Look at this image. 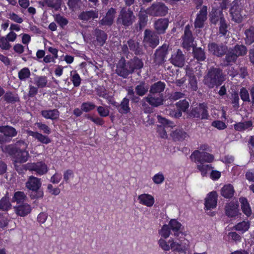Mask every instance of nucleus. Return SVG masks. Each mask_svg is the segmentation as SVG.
<instances>
[{
    "instance_id": "nucleus-1",
    "label": "nucleus",
    "mask_w": 254,
    "mask_h": 254,
    "mask_svg": "<svg viewBox=\"0 0 254 254\" xmlns=\"http://www.w3.org/2000/svg\"><path fill=\"white\" fill-rule=\"evenodd\" d=\"M225 80V75L223 70L219 67H211L208 69L204 76L203 83L209 88L219 86Z\"/></svg>"
},
{
    "instance_id": "nucleus-2",
    "label": "nucleus",
    "mask_w": 254,
    "mask_h": 254,
    "mask_svg": "<svg viewBox=\"0 0 254 254\" xmlns=\"http://www.w3.org/2000/svg\"><path fill=\"white\" fill-rule=\"evenodd\" d=\"M28 144L24 140H19L12 146L9 147L8 153L14 159L15 163H23L29 157V154L26 150Z\"/></svg>"
},
{
    "instance_id": "nucleus-3",
    "label": "nucleus",
    "mask_w": 254,
    "mask_h": 254,
    "mask_svg": "<svg viewBox=\"0 0 254 254\" xmlns=\"http://www.w3.org/2000/svg\"><path fill=\"white\" fill-rule=\"evenodd\" d=\"M135 16L131 8L122 7L116 19V23L119 27L125 29L131 26L135 22Z\"/></svg>"
},
{
    "instance_id": "nucleus-4",
    "label": "nucleus",
    "mask_w": 254,
    "mask_h": 254,
    "mask_svg": "<svg viewBox=\"0 0 254 254\" xmlns=\"http://www.w3.org/2000/svg\"><path fill=\"white\" fill-rule=\"evenodd\" d=\"M247 52L246 47L242 45L237 44L233 48L228 49V53L223 60L224 65L228 66L235 63L238 58L245 55Z\"/></svg>"
},
{
    "instance_id": "nucleus-5",
    "label": "nucleus",
    "mask_w": 254,
    "mask_h": 254,
    "mask_svg": "<svg viewBox=\"0 0 254 254\" xmlns=\"http://www.w3.org/2000/svg\"><path fill=\"white\" fill-rule=\"evenodd\" d=\"M169 45L164 44L162 46L157 49L153 56V65L158 67L162 65L166 62L165 59L168 54Z\"/></svg>"
},
{
    "instance_id": "nucleus-6",
    "label": "nucleus",
    "mask_w": 254,
    "mask_h": 254,
    "mask_svg": "<svg viewBox=\"0 0 254 254\" xmlns=\"http://www.w3.org/2000/svg\"><path fill=\"white\" fill-rule=\"evenodd\" d=\"M242 4L241 0H235L231 4V7L230 9V13L232 17V19L237 23H240L242 21L243 18Z\"/></svg>"
},
{
    "instance_id": "nucleus-7",
    "label": "nucleus",
    "mask_w": 254,
    "mask_h": 254,
    "mask_svg": "<svg viewBox=\"0 0 254 254\" xmlns=\"http://www.w3.org/2000/svg\"><path fill=\"white\" fill-rule=\"evenodd\" d=\"M208 52L212 55L218 58L226 56L228 51V47L224 43H217L214 42L208 44Z\"/></svg>"
},
{
    "instance_id": "nucleus-8",
    "label": "nucleus",
    "mask_w": 254,
    "mask_h": 254,
    "mask_svg": "<svg viewBox=\"0 0 254 254\" xmlns=\"http://www.w3.org/2000/svg\"><path fill=\"white\" fill-rule=\"evenodd\" d=\"M207 106L206 104H200L198 106L193 108L188 113V118H199L201 120L208 119L209 116L208 113Z\"/></svg>"
},
{
    "instance_id": "nucleus-9",
    "label": "nucleus",
    "mask_w": 254,
    "mask_h": 254,
    "mask_svg": "<svg viewBox=\"0 0 254 254\" xmlns=\"http://www.w3.org/2000/svg\"><path fill=\"white\" fill-rule=\"evenodd\" d=\"M146 10L150 16H164L168 13V8L163 2H156L152 4Z\"/></svg>"
},
{
    "instance_id": "nucleus-10",
    "label": "nucleus",
    "mask_w": 254,
    "mask_h": 254,
    "mask_svg": "<svg viewBox=\"0 0 254 254\" xmlns=\"http://www.w3.org/2000/svg\"><path fill=\"white\" fill-rule=\"evenodd\" d=\"M157 118L160 125L157 126V132L159 136L164 139L168 137L167 129L169 127H172L174 126V123L160 115H157Z\"/></svg>"
},
{
    "instance_id": "nucleus-11",
    "label": "nucleus",
    "mask_w": 254,
    "mask_h": 254,
    "mask_svg": "<svg viewBox=\"0 0 254 254\" xmlns=\"http://www.w3.org/2000/svg\"><path fill=\"white\" fill-rule=\"evenodd\" d=\"M192 159L197 164H205V163L211 162L214 160L213 155L206 152L195 150L190 156Z\"/></svg>"
},
{
    "instance_id": "nucleus-12",
    "label": "nucleus",
    "mask_w": 254,
    "mask_h": 254,
    "mask_svg": "<svg viewBox=\"0 0 254 254\" xmlns=\"http://www.w3.org/2000/svg\"><path fill=\"white\" fill-rule=\"evenodd\" d=\"M144 43L149 46L154 48L159 43V37L158 34L156 32L146 29L144 33Z\"/></svg>"
},
{
    "instance_id": "nucleus-13",
    "label": "nucleus",
    "mask_w": 254,
    "mask_h": 254,
    "mask_svg": "<svg viewBox=\"0 0 254 254\" xmlns=\"http://www.w3.org/2000/svg\"><path fill=\"white\" fill-rule=\"evenodd\" d=\"M207 7L203 5L196 15L194 26L195 28H202L204 26V22L207 20Z\"/></svg>"
},
{
    "instance_id": "nucleus-14",
    "label": "nucleus",
    "mask_w": 254,
    "mask_h": 254,
    "mask_svg": "<svg viewBox=\"0 0 254 254\" xmlns=\"http://www.w3.org/2000/svg\"><path fill=\"white\" fill-rule=\"evenodd\" d=\"M144 99L153 107H158L163 105L164 102L163 94L159 95L149 93L146 97L144 98Z\"/></svg>"
},
{
    "instance_id": "nucleus-15",
    "label": "nucleus",
    "mask_w": 254,
    "mask_h": 254,
    "mask_svg": "<svg viewBox=\"0 0 254 254\" xmlns=\"http://www.w3.org/2000/svg\"><path fill=\"white\" fill-rule=\"evenodd\" d=\"M27 168L29 171H35L39 175L45 174L48 172L47 166L43 162L28 163Z\"/></svg>"
},
{
    "instance_id": "nucleus-16",
    "label": "nucleus",
    "mask_w": 254,
    "mask_h": 254,
    "mask_svg": "<svg viewBox=\"0 0 254 254\" xmlns=\"http://www.w3.org/2000/svg\"><path fill=\"white\" fill-rule=\"evenodd\" d=\"M170 244V249L178 252H185L189 248V241L186 240H181L179 242L174 241L170 239L168 241Z\"/></svg>"
},
{
    "instance_id": "nucleus-17",
    "label": "nucleus",
    "mask_w": 254,
    "mask_h": 254,
    "mask_svg": "<svg viewBox=\"0 0 254 254\" xmlns=\"http://www.w3.org/2000/svg\"><path fill=\"white\" fill-rule=\"evenodd\" d=\"M169 61L175 66L182 67L185 64V56L181 50L178 49L176 52L172 55Z\"/></svg>"
},
{
    "instance_id": "nucleus-18",
    "label": "nucleus",
    "mask_w": 254,
    "mask_h": 254,
    "mask_svg": "<svg viewBox=\"0 0 254 254\" xmlns=\"http://www.w3.org/2000/svg\"><path fill=\"white\" fill-rule=\"evenodd\" d=\"M191 27V26L188 24L185 28L184 34L182 37L183 41L182 44L185 48H189L193 46L194 38L190 30Z\"/></svg>"
},
{
    "instance_id": "nucleus-19",
    "label": "nucleus",
    "mask_w": 254,
    "mask_h": 254,
    "mask_svg": "<svg viewBox=\"0 0 254 254\" xmlns=\"http://www.w3.org/2000/svg\"><path fill=\"white\" fill-rule=\"evenodd\" d=\"M116 73L124 78H127L129 74H130L129 69L127 66V62L125 59H121L117 64L116 70Z\"/></svg>"
},
{
    "instance_id": "nucleus-20",
    "label": "nucleus",
    "mask_w": 254,
    "mask_h": 254,
    "mask_svg": "<svg viewBox=\"0 0 254 254\" xmlns=\"http://www.w3.org/2000/svg\"><path fill=\"white\" fill-rule=\"evenodd\" d=\"M110 102L115 106L118 112L122 114H126L130 112V108L129 106V99L127 97L124 98L120 104L115 101L109 100Z\"/></svg>"
},
{
    "instance_id": "nucleus-21",
    "label": "nucleus",
    "mask_w": 254,
    "mask_h": 254,
    "mask_svg": "<svg viewBox=\"0 0 254 254\" xmlns=\"http://www.w3.org/2000/svg\"><path fill=\"white\" fill-rule=\"evenodd\" d=\"M116 13V9L111 7L107 12L105 16L99 21V24L102 26H111L114 22Z\"/></svg>"
},
{
    "instance_id": "nucleus-22",
    "label": "nucleus",
    "mask_w": 254,
    "mask_h": 254,
    "mask_svg": "<svg viewBox=\"0 0 254 254\" xmlns=\"http://www.w3.org/2000/svg\"><path fill=\"white\" fill-rule=\"evenodd\" d=\"M127 66L131 74L143 67V63L141 59L134 57L127 62Z\"/></svg>"
},
{
    "instance_id": "nucleus-23",
    "label": "nucleus",
    "mask_w": 254,
    "mask_h": 254,
    "mask_svg": "<svg viewBox=\"0 0 254 254\" xmlns=\"http://www.w3.org/2000/svg\"><path fill=\"white\" fill-rule=\"evenodd\" d=\"M169 20L167 18H159L155 21L154 27L158 34H162L165 33L166 30L168 27Z\"/></svg>"
},
{
    "instance_id": "nucleus-24",
    "label": "nucleus",
    "mask_w": 254,
    "mask_h": 254,
    "mask_svg": "<svg viewBox=\"0 0 254 254\" xmlns=\"http://www.w3.org/2000/svg\"><path fill=\"white\" fill-rule=\"evenodd\" d=\"M41 185L40 179L31 176L28 178L25 186L30 190H38L41 188Z\"/></svg>"
},
{
    "instance_id": "nucleus-25",
    "label": "nucleus",
    "mask_w": 254,
    "mask_h": 254,
    "mask_svg": "<svg viewBox=\"0 0 254 254\" xmlns=\"http://www.w3.org/2000/svg\"><path fill=\"white\" fill-rule=\"evenodd\" d=\"M217 194L216 191H212L209 193L205 201V206L207 209L216 207L217 202Z\"/></svg>"
},
{
    "instance_id": "nucleus-26",
    "label": "nucleus",
    "mask_w": 254,
    "mask_h": 254,
    "mask_svg": "<svg viewBox=\"0 0 254 254\" xmlns=\"http://www.w3.org/2000/svg\"><path fill=\"white\" fill-rule=\"evenodd\" d=\"M14 211L17 215L24 217L28 215L31 211V207L27 203H22L14 206Z\"/></svg>"
},
{
    "instance_id": "nucleus-27",
    "label": "nucleus",
    "mask_w": 254,
    "mask_h": 254,
    "mask_svg": "<svg viewBox=\"0 0 254 254\" xmlns=\"http://www.w3.org/2000/svg\"><path fill=\"white\" fill-rule=\"evenodd\" d=\"M166 87V84L161 81H158L152 84L149 89V94L159 95L163 94L162 92Z\"/></svg>"
},
{
    "instance_id": "nucleus-28",
    "label": "nucleus",
    "mask_w": 254,
    "mask_h": 254,
    "mask_svg": "<svg viewBox=\"0 0 254 254\" xmlns=\"http://www.w3.org/2000/svg\"><path fill=\"white\" fill-rule=\"evenodd\" d=\"M209 17L210 22L215 25L219 21L220 22L222 19H225L222 10H220L216 8H212L209 14Z\"/></svg>"
},
{
    "instance_id": "nucleus-29",
    "label": "nucleus",
    "mask_w": 254,
    "mask_h": 254,
    "mask_svg": "<svg viewBox=\"0 0 254 254\" xmlns=\"http://www.w3.org/2000/svg\"><path fill=\"white\" fill-rule=\"evenodd\" d=\"M139 202L147 207H151L154 203V198L153 196L147 193H143L138 196Z\"/></svg>"
},
{
    "instance_id": "nucleus-30",
    "label": "nucleus",
    "mask_w": 254,
    "mask_h": 254,
    "mask_svg": "<svg viewBox=\"0 0 254 254\" xmlns=\"http://www.w3.org/2000/svg\"><path fill=\"white\" fill-rule=\"evenodd\" d=\"M98 17V11L91 10L82 12L79 15L78 18L83 21H88L91 19L97 18Z\"/></svg>"
},
{
    "instance_id": "nucleus-31",
    "label": "nucleus",
    "mask_w": 254,
    "mask_h": 254,
    "mask_svg": "<svg viewBox=\"0 0 254 254\" xmlns=\"http://www.w3.org/2000/svg\"><path fill=\"white\" fill-rule=\"evenodd\" d=\"M169 226L174 233V235L176 237H179L180 234L183 235L181 231L182 224L176 219H171L169 223Z\"/></svg>"
},
{
    "instance_id": "nucleus-32",
    "label": "nucleus",
    "mask_w": 254,
    "mask_h": 254,
    "mask_svg": "<svg viewBox=\"0 0 254 254\" xmlns=\"http://www.w3.org/2000/svg\"><path fill=\"white\" fill-rule=\"evenodd\" d=\"M148 89V85L144 81L139 82L134 88L135 94L138 96L141 97L146 94Z\"/></svg>"
},
{
    "instance_id": "nucleus-33",
    "label": "nucleus",
    "mask_w": 254,
    "mask_h": 254,
    "mask_svg": "<svg viewBox=\"0 0 254 254\" xmlns=\"http://www.w3.org/2000/svg\"><path fill=\"white\" fill-rule=\"evenodd\" d=\"M170 135L172 139L175 141H183L189 136L186 132L180 129L173 131Z\"/></svg>"
},
{
    "instance_id": "nucleus-34",
    "label": "nucleus",
    "mask_w": 254,
    "mask_h": 254,
    "mask_svg": "<svg viewBox=\"0 0 254 254\" xmlns=\"http://www.w3.org/2000/svg\"><path fill=\"white\" fill-rule=\"evenodd\" d=\"M41 115L47 119L56 120L59 118L60 112L57 109L43 110L41 111Z\"/></svg>"
},
{
    "instance_id": "nucleus-35",
    "label": "nucleus",
    "mask_w": 254,
    "mask_h": 254,
    "mask_svg": "<svg viewBox=\"0 0 254 254\" xmlns=\"http://www.w3.org/2000/svg\"><path fill=\"white\" fill-rule=\"evenodd\" d=\"M235 190L233 186L231 184L225 185L221 190V195L226 198H232Z\"/></svg>"
},
{
    "instance_id": "nucleus-36",
    "label": "nucleus",
    "mask_w": 254,
    "mask_h": 254,
    "mask_svg": "<svg viewBox=\"0 0 254 254\" xmlns=\"http://www.w3.org/2000/svg\"><path fill=\"white\" fill-rule=\"evenodd\" d=\"M28 134L29 135L33 137L42 143L47 144L51 141V139L48 136H45L38 132L29 130L28 131Z\"/></svg>"
},
{
    "instance_id": "nucleus-37",
    "label": "nucleus",
    "mask_w": 254,
    "mask_h": 254,
    "mask_svg": "<svg viewBox=\"0 0 254 254\" xmlns=\"http://www.w3.org/2000/svg\"><path fill=\"white\" fill-rule=\"evenodd\" d=\"M192 53L194 58L199 62L204 61L206 59L204 50L200 47H193Z\"/></svg>"
},
{
    "instance_id": "nucleus-38",
    "label": "nucleus",
    "mask_w": 254,
    "mask_h": 254,
    "mask_svg": "<svg viewBox=\"0 0 254 254\" xmlns=\"http://www.w3.org/2000/svg\"><path fill=\"white\" fill-rule=\"evenodd\" d=\"M0 132L3 133L5 136L10 137L15 136L17 133L14 127L8 126H0Z\"/></svg>"
},
{
    "instance_id": "nucleus-39",
    "label": "nucleus",
    "mask_w": 254,
    "mask_h": 254,
    "mask_svg": "<svg viewBox=\"0 0 254 254\" xmlns=\"http://www.w3.org/2000/svg\"><path fill=\"white\" fill-rule=\"evenodd\" d=\"M147 10L144 11L140 10L138 14V25L140 29H142L147 25L148 21Z\"/></svg>"
},
{
    "instance_id": "nucleus-40",
    "label": "nucleus",
    "mask_w": 254,
    "mask_h": 254,
    "mask_svg": "<svg viewBox=\"0 0 254 254\" xmlns=\"http://www.w3.org/2000/svg\"><path fill=\"white\" fill-rule=\"evenodd\" d=\"M127 43L129 49L133 51L135 55L142 54V48L138 42L130 39L127 41Z\"/></svg>"
},
{
    "instance_id": "nucleus-41",
    "label": "nucleus",
    "mask_w": 254,
    "mask_h": 254,
    "mask_svg": "<svg viewBox=\"0 0 254 254\" xmlns=\"http://www.w3.org/2000/svg\"><path fill=\"white\" fill-rule=\"evenodd\" d=\"M240 202L241 204V208L243 212L247 216H250L252 214V210L247 199L245 197L240 198Z\"/></svg>"
},
{
    "instance_id": "nucleus-42",
    "label": "nucleus",
    "mask_w": 254,
    "mask_h": 254,
    "mask_svg": "<svg viewBox=\"0 0 254 254\" xmlns=\"http://www.w3.org/2000/svg\"><path fill=\"white\" fill-rule=\"evenodd\" d=\"M225 212L228 217H233L237 215L238 209L233 203H229L225 206Z\"/></svg>"
},
{
    "instance_id": "nucleus-43",
    "label": "nucleus",
    "mask_w": 254,
    "mask_h": 254,
    "mask_svg": "<svg viewBox=\"0 0 254 254\" xmlns=\"http://www.w3.org/2000/svg\"><path fill=\"white\" fill-rule=\"evenodd\" d=\"M95 35L99 45L100 46H103L107 39V34L100 29H96Z\"/></svg>"
},
{
    "instance_id": "nucleus-44",
    "label": "nucleus",
    "mask_w": 254,
    "mask_h": 254,
    "mask_svg": "<svg viewBox=\"0 0 254 254\" xmlns=\"http://www.w3.org/2000/svg\"><path fill=\"white\" fill-rule=\"evenodd\" d=\"M245 41L247 44L251 45L254 42V27L251 26L245 30Z\"/></svg>"
},
{
    "instance_id": "nucleus-45",
    "label": "nucleus",
    "mask_w": 254,
    "mask_h": 254,
    "mask_svg": "<svg viewBox=\"0 0 254 254\" xmlns=\"http://www.w3.org/2000/svg\"><path fill=\"white\" fill-rule=\"evenodd\" d=\"M3 98L4 101L9 103H14L19 101L18 95L10 92L5 93Z\"/></svg>"
},
{
    "instance_id": "nucleus-46",
    "label": "nucleus",
    "mask_w": 254,
    "mask_h": 254,
    "mask_svg": "<svg viewBox=\"0 0 254 254\" xmlns=\"http://www.w3.org/2000/svg\"><path fill=\"white\" fill-rule=\"evenodd\" d=\"M253 125L252 122L248 121L244 122H239L234 125V128L238 131H242L248 129Z\"/></svg>"
},
{
    "instance_id": "nucleus-47",
    "label": "nucleus",
    "mask_w": 254,
    "mask_h": 254,
    "mask_svg": "<svg viewBox=\"0 0 254 254\" xmlns=\"http://www.w3.org/2000/svg\"><path fill=\"white\" fill-rule=\"evenodd\" d=\"M34 83L38 88H44L47 84V77L45 76H37L34 78Z\"/></svg>"
},
{
    "instance_id": "nucleus-48",
    "label": "nucleus",
    "mask_w": 254,
    "mask_h": 254,
    "mask_svg": "<svg viewBox=\"0 0 254 254\" xmlns=\"http://www.w3.org/2000/svg\"><path fill=\"white\" fill-rule=\"evenodd\" d=\"M212 167L210 165L206 164H197V169L201 172L202 177L207 176L208 172L210 171Z\"/></svg>"
},
{
    "instance_id": "nucleus-49",
    "label": "nucleus",
    "mask_w": 254,
    "mask_h": 254,
    "mask_svg": "<svg viewBox=\"0 0 254 254\" xmlns=\"http://www.w3.org/2000/svg\"><path fill=\"white\" fill-rule=\"evenodd\" d=\"M26 197V196L23 192L17 191L14 193L12 201L13 202H16L19 205L21 204V203H23Z\"/></svg>"
},
{
    "instance_id": "nucleus-50",
    "label": "nucleus",
    "mask_w": 254,
    "mask_h": 254,
    "mask_svg": "<svg viewBox=\"0 0 254 254\" xmlns=\"http://www.w3.org/2000/svg\"><path fill=\"white\" fill-rule=\"evenodd\" d=\"M11 205L8 197H3L0 200V209L2 211H7Z\"/></svg>"
},
{
    "instance_id": "nucleus-51",
    "label": "nucleus",
    "mask_w": 254,
    "mask_h": 254,
    "mask_svg": "<svg viewBox=\"0 0 254 254\" xmlns=\"http://www.w3.org/2000/svg\"><path fill=\"white\" fill-rule=\"evenodd\" d=\"M18 78L20 80H26L30 75V71L27 67H24L18 72Z\"/></svg>"
},
{
    "instance_id": "nucleus-52",
    "label": "nucleus",
    "mask_w": 254,
    "mask_h": 254,
    "mask_svg": "<svg viewBox=\"0 0 254 254\" xmlns=\"http://www.w3.org/2000/svg\"><path fill=\"white\" fill-rule=\"evenodd\" d=\"M250 228V223L249 222H246L245 221L240 222L237 224L235 226V228L237 231H242L243 232H246Z\"/></svg>"
},
{
    "instance_id": "nucleus-53",
    "label": "nucleus",
    "mask_w": 254,
    "mask_h": 254,
    "mask_svg": "<svg viewBox=\"0 0 254 254\" xmlns=\"http://www.w3.org/2000/svg\"><path fill=\"white\" fill-rule=\"evenodd\" d=\"M170 230L169 225L165 224L162 226L159 233L164 239H166L171 234Z\"/></svg>"
},
{
    "instance_id": "nucleus-54",
    "label": "nucleus",
    "mask_w": 254,
    "mask_h": 254,
    "mask_svg": "<svg viewBox=\"0 0 254 254\" xmlns=\"http://www.w3.org/2000/svg\"><path fill=\"white\" fill-rule=\"evenodd\" d=\"M81 4V0H69L67 2L69 8L74 11L79 9Z\"/></svg>"
},
{
    "instance_id": "nucleus-55",
    "label": "nucleus",
    "mask_w": 254,
    "mask_h": 254,
    "mask_svg": "<svg viewBox=\"0 0 254 254\" xmlns=\"http://www.w3.org/2000/svg\"><path fill=\"white\" fill-rule=\"evenodd\" d=\"M189 87L191 90L196 91L198 89L197 82L194 75H190Z\"/></svg>"
},
{
    "instance_id": "nucleus-56",
    "label": "nucleus",
    "mask_w": 254,
    "mask_h": 254,
    "mask_svg": "<svg viewBox=\"0 0 254 254\" xmlns=\"http://www.w3.org/2000/svg\"><path fill=\"white\" fill-rule=\"evenodd\" d=\"M96 107V105L93 103L87 102L83 103L81 105V110L85 112H89Z\"/></svg>"
},
{
    "instance_id": "nucleus-57",
    "label": "nucleus",
    "mask_w": 254,
    "mask_h": 254,
    "mask_svg": "<svg viewBox=\"0 0 254 254\" xmlns=\"http://www.w3.org/2000/svg\"><path fill=\"white\" fill-rule=\"evenodd\" d=\"M176 105L181 112H186L189 107V103L186 100L180 101Z\"/></svg>"
},
{
    "instance_id": "nucleus-58",
    "label": "nucleus",
    "mask_w": 254,
    "mask_h": 254,
    "mask_svg": "<svg viewBox=\"0 0 254 254\" xmlns=\"http://www.w3.org/2000/svg\"><path fill=\"white\" fill-rule=\"evenodd\" d=\"M55 20L62 28L66 25L68 22L66 18L60 14L56 15Z\"/></svg>"
},
{
    "instance_id": "nucleus-59",
    "label": "nucleus",
    "mask_w": 254,
    "mask_h": 254,
    "mask_svg": "<svg viewBox=\"0 0 254 254\" xmlns=\"http://www.w3.org/2000/svg\"><path fill=\"white\" fill-rule=\"evenodd\" d=\"M227 29V24L226 20L225 19H222L220 23L219 28V33L223 36L225 35L228 31Z\"/></svg>"
},
{
    "instance_id": "nucleus-60",
    "label": "nucleus",
    "mask_w": 254,
    "mask_h": 254,
    "mask_svg": "<svg viewBox=\"0 0 254 254\" xmlns=\"http://www.w3.org/2000/svg\"><path fill=\"white\" fill-rule=\"evenodd\" d=\"M240 96L244 102H250V96L248 90L245 88H242L240 92Z\"/></svg>"
},
{
    "instance_id": "nucleus-61",
    "label": "nucleus",
    "mask_w": 254,
    "mask_h": 254,
    "mask_svg": "<svg viewBox=\"0 0 254 254\" xmlns=\"http://www.w3.org/2000/svg\"><path fill=\"white\" fill-rule=\"evenodd\" d=\"M44 193L43 191L40 190H31L29 194V196L31 199H38L43 197Z\"/></svg>"
},
{
    "instance_id": "nucleus-62",
    "label": "nucleus",
    "mask_w": 254,
    "mask_h": 254,
    "mask_svg": "<svg viewBox=\"0 0 254 254\" xmlns=\"http://www.w3.org/2000/svg\"><path fill=\"white\" fill-rule=\"evenodd\" d=\"M168 243L162 238L160 239L158 242L159 247L165 251H168L170 250V245Z\"/></svg>"
},
{
    "instance_id": "nucleus-63",
    "label": "nucleus",
    "mask_w": 254,
    "mask_h": 254,
    "mask_svg": "<svg viewBox=\"0 0 254 254\" xmlns=\"http://www.w3.org/2000/svg\"><path fill=\"white\" fill-rule=\"evenodd\" d=\"M153 182L155 184H161L164 181V177L162 173L155 174L152 178Z\"/></svg>"
},
{
    "instance_id": "nucleus-64",
    "label": "nucleus",
    "mask_w": 254,
    "mask_h": 254,
    "mask_svg": "<svg viewBox=\"0 0 254 254\" xmlns=\"http://www.w3.org/2000/svg\"><path fill=\"white\" fill-rule=\"evenodd\" d=\"M97 94L104 98L108 99L107 91L106 89L103 86H99L96 89Z\"/></svg>"
}]
</instances>
